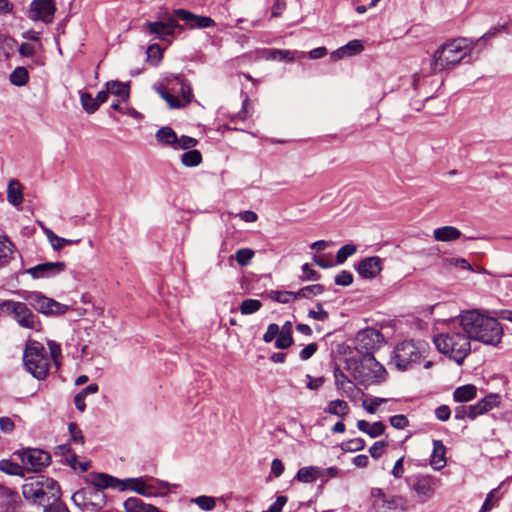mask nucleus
Listing matches in <instances>:
<instances>
[{"label": "nucleus", "instance_id": "60", "mask_svg": "<svg viewBox=\"0 0 512 512\" xmlns=\"http://www.w3.org/2000/svg\"><path fill=\"white\" fill-rule=\"evenodd\" d=\"M386 446H387V442H385V441L375 442L369 449V453H370L371 457H373L374 459L381 457L382 454L384 453Z\"/></svg>", "mask_w": 512, "mask_h": 512}, {"label": "nucleus", "instance_id": "57", "mask_svg": "<svg viewBox=\"0 0 512 512\" xmlns=\"http://www.w3.org/2000/svg\"><path fill=\"white\" fill-rule=\"evenodd\" d=\"M387 401V399L385 398H380V397H374L372 399H370L369 403L367 402H364L363 403V406L365 408V410L370 413V414H374L376 411H377V408L382 404V403H385Z\"/></svg>", "mask_w": 512, "mask_h": 512}, {"label": "nucleus", "instance_id": "16", "mask_svg": "<svg viewBox=\"0 0 512 512\" xmlns=\"http://www.w3.org/2000/svg\"><path fill=\"white\" fill-rule=\"evenodd\" d=\"M56 7L54 0H33L30 5L29 18L44 23H51Z\"/></svg>", "mask_w": 512, "mask_h": 512}, {"label": "nucleus", "instance_id": "12", "mask_svg": "<svg viewBox=\"0 0 512 512\" xmlns=\"http://www.w3.org/2000/svg\"><path fill=\"white\" fill-rule=\"evenodd\" d=\"M25 300L42 314H63L65 313L67 306L48 298L38 292H30L25 296Z\"/></svg>", "mask_w": 512, "mask_h": 512}, {"label": "nucleus", "instance_id": "36", "mask_svg": "<svg viewBox=\"0 0 512 512\" xmlns=\"http://www.w3.org/2000/svg\"><path fill=\"white\" fill-rule=\"evenodd\" d=\"M0 471L11 476H24V467L11 461L10 459L0 460Z\"/></svg>", "mask_w": 512, "mask_h": 512}, {"label": "nucleus", "instance_id": "64", "mask_svg": "<svg viewBox=\"0 0 512 512\" xmlns=\"http://www.w3.org/2000/svg\"><path fill=\"white\" fill-rule=\"evenodd\" d=\"M385 431V425L381 421L374 422L373 424H370V428L368 431V435L371 438H376L380 435H382Z\"/></svg>", "mask_w": 512, "mask_h": 512}, {"label": "nucleus", "instance_id": "37", "mask_svg": "<svg viewBox=\"0 0 512 512\" xmlns=\"http://www.w3.org/2000/svg\"><path fill=\"white\" fill-rule=\"evenodd\" d=\"M125 491L130 490L145 497L146 476L123 479Z\"/></svg>", "mask_w": 512, "mask_h": 512}, {"label": "nucleus", "instance_id": "35", "mask_svg": "<svg viewBox=\"0 0 512 512\" xmlns=\"http://www.w3.org/2000/svg\"><path fill=\"white\" fill-rule=\"evenodd\" d=\"M14 253L13 243L5 236H0V264L8 263Z\"/></svg>", "mask_w": 512, "mask_h": 512}, {"label": "nucleus", "instance_id": "32", "mask_svg": "<svg viewBox=\"0 0 512 512\" xmlns=\"http://www.w3.org/2000/svg\"><path fill=\"white\" fill-rule=\"evenodd\" d=\"M477 389L474 385H463L455 389L453 398L456 402L464 403L471 401L476 397Z\"/></svg>", "mask_w": 512, "mask_h": 512}, {"label": "nucleus", "instance_id": "34", "mask_svg": "<svg viewBox=\"0 0 512 512\" xmlns=\"http://www.w3.org/2000/svg\"><path fill=\"white\" fill-rule=\"evenodd\" d=\"M157 141L164 145H171L174 147L175 143L178 142V137L174 130L168 126L160 128L155 135Z\"/></svg>", "mask_w": 512, "mask_h": 512}, {"label": "nucleus", "instance_id": "1", "mask_svg": "<svg viewBox=\"0 0 512 512\" xmlns=\"http://www.w3.org/2000/svg\"><path fill=\"white\" fill-rule=\"evenodd\" d=\"M460 317L461 325L470 339L494 347L501 342L503 328L494 317L484 315L478 310L464 311Z\"/></svg>", "mask_w": 512, "mask_h": 512}, {"label": "nucleus", "instance_id": "45", "mask_svg": "<svg viewBox=\"0 0 512 512\" xmlns=\"http://www.w3.org/2000/svg\"><path fill=\"white\" fill-rule=\"evenodd\" d=\"M357 251V247L354 244H346L342 246L336 254V262L337 264H343L348 257L354 255Z\"/></svg>", "mask_w": 512, "mask_h": 512}, {"label": "nucleus", "instance_id": "26", "mask_svg": "<svg viewBox=\"0 0 512 512\" xmlns=\"http://www.w3.org/2000/svg\"><path fill=\"white\" fill-rule=\"evenodd\" d=\"M435 240L441 242L455 241L461 237V231L453 226H443L433 232Z\"/></svg>", "mask_w": 512, "mask_h": 512}, {"label": "nucleus", "instance_id": "62", "mask_svg": "<svg viewBox=\"0 0 512 512\" xmlns=\"http://www.w3.org/2000/svg\"><path fill=\"white\" fill-rule=\"evenodd\" d=\"M317 348L318 347L316 343H310L306 345L299 353L300 359L303 361L310 359L317 351Z\"/></svg>", "mask_w": 512, "mask_h": 512}, {"label": "nucleus", "instance_id": "41", "mask_svg": "<svg viewBox=\"0 0 512 512\" xmlns=\"http://www.w3.org/2000/svg\"><path fill=\"white\" fill-rule=\"evenodd\" d=\"M190 502L195 503L200 509L204 511H212L216 506L215 498L206 495L191 498Z\"/></svg>", "mask_w": 512, "mask_h": 512}, {"label": "nucleus", "instance_id": "7", "mask_svg": "<svg viewBox=\"0 0 512 512\" xmlns=\"http://www.w3.org/2000/svg\"><path fill=\"white\" fill-rule=\"evenodd\" d=\"M355 378L363 385L379 384L386 379V370L373 354L365 353L355 369Z\"/></svg>", "mask_w": 512, "mask_h": 512}, {"label": "nucleus", "instance_id": "19", "mask_svg": "<svg viewBox=\"0 0 512 512\" xmlns=\"http://www.w3.org/2000/svg\"><path fill=\"white\" fill-rule=\"evenodd\" d=\"M175 14L190 29L214 27L216 24L211 17L196 15L185 9H176Z\"/></svg>", "mask_w": 512, "mask_h": 512}, {"label": "nucleus", "instance_id": "8", "mask_svg": "<svg viewBox=\"0 0 512 512\" xmlns=\"http://www.w3.org/2000/svg\"><path fill=\"white\" fill-rule=\"evenodd\" d=\"M424 351V343L403 341L395 347L393 361L399 370H406L420 360Z\"/></svg>", "mask_w": 512, "mask_h": 512}, {"label": "nucleus", "instance_id": "29", "mask_svg": "<svg viewBox=\"0 0 512 512\" xmlns=\"http://www.w3.org/2000/svg\"><path fill=\"white\" fill-rule=\"evenodd\" d=\"M349 405L346 401L336 399L330 401L324 408V412L330 415H335L343 420L349 413Z\"/></svg>", "mask_w": 512, "mask_h": 512}, {"label": "nucleus", "instance_id": "25", "mask_svg": "<svg viewBox=\"0 0 512 512\" xmlns=\"http://www.w3.org/2000/svg\"><path fill=\"white\" fill-rule=\"evenodd\" d=\"M125 512H160V510L152 505L145 503L138 497H129L123 503Z\"/></svg>", "mask_w": 512, "mask_h": 512}, {"label": "nucleus", "instance_id": "24", "mask_svg": "<svg viewBox=\"0 0 512 512\" xmlns=\"http://www.w3.org/2000/svg\"><path fill=\"white\" fill-rule=\"evenodd\" d=\"M334 378L336 389L340 391L342 395L347 397L353 396L356 386L350 379H348L343 371L336 368L334 370Z\"/></svg>", "mask_w": 512, "mask_h": 512}, {"label": "nucleus", "instance_id": "39", "mask_svg": "<svg viewBox=\"0 0 512 512\" xmlns=\"http://www.w3.org/2000/svg\"><path fill=\"white\" fill-rule=\"evenodd\" d=\"M181 162L184 166L194 167L202 162V155L198 150H189L181 155Z\"/></svg>", "mask_w": 512, "mask_h": 512}, {"label": "nucleus", "instance_id": "51", "mask_svg": "<svg viewBox=\"0 0 512 512\" xmlns=\"http://www.w3.org/2000/svg\"><path fill=\"white\" fill-rule=\"evenodd\" d=\"M146 53L148 60H150L154 65H157L162 58V50L158 44L148 46Z\"/></svg>", "mask_w": 512, "mask_h": 512}, {"label": "nucleus", "instance_id": "31", "mask_svg": "<svg viewBox=\"0 0 512 512\" xmlns=\"http://www.w3.org/2000/svg\"><path fill=\"white\" fill-rule=\"evenodd\" d=\"M106 88L108 89L109 94L117 96L123 102L127 101L129 98V85L127 83L117 80L108 81L106 83Z\"/></svg>", "mask_w": 512, "mask_h": 512}, {"label": "nucleus", "instance_id": "44", "mask_svg": "<svg viewBox=\"0 0 512 512\" xmlns=\"http://www.w3.org/2000/svg\"><path fill=\"white\" fill-rule=\"evenodd\" d=\"M262 307L261 301L257 299H245L240 305V312L243 315L256 313Z\"/></svg>", "mask_w": 512, "mask_h": 512}, {"label": "nucleus", "instance_id": "17", "mask_svg": "<svg viewBox=\"0 0 512 512\" xmlns=\"http://www.w3.org/2000/svg\"><path fill=\"white\" fill-rule=\"evenodd\" d=\"M65 268L66 263L63 261L45 262L27 269L26 272L34 279L50 278L62 273Z\"/></svg>", "mask_w": 512, "mask_h": 512}, {"label": "nucleus", "instance_id": "56", "mask_svg": "<svg viewBox=\"0 0 512 512\" xmlns=\"http://www.w3.org/2000/svg\"><path fill=\"white\" fill-rule=\"evenodd\" d=\"M389 422L391 426L396 429H404L409 425L407 417L403 414L394 415L390 417Z\"/></svg>", "mask_w": 512, "mask_h": 512}, {"label": "nucleus", "instance_id": "30", "mask_svg": "<svg viewBox=\"0 0 512 512\" xmlns=\"http://www.w3.org/2000/svg\"><path fill=\"white\" fill-rule=\"evenodd\" d=\"M7 200L11 205L15 207L21 205L23 201V194L19 181L15 179L9 181L7 187Z\"/></svg>", "mask_w": 512, "mask_h": 512}, {"label": "nucleus", "instance_id": "58", "mask_svg": "<svg viewBox=\"0 0 512 512\" xmlns=\"http://www.w3.org/2000/svg\"><path fill=\"white\" fill-rule=\"evenodd\" d=\"M353 282V275L346 270L341 271L335 277V283L340 286H349Z\"/></svg>", "mask_w": 512, "mask_h": 512}, {"label": "nucleus", "instance_id": "18", "mask_svg": "<svg viewBox=\"0 0 512 512\" xmlns=\"http://www.w3.org/2000/svg\"><path fill=\"white\" fill-rule=\"evenodd\" d=\"M355 268L363 279H374L381 273L383 261L378 256H370L361 260Z\"/></svg>", "mask_w": 512, "mask_h": 512}, {"label": "nucleus", "instance_id": "55", "mask_svg": "<svg viewBox=\"0 0 512 512\" xmlns=\"http://www.w3.org/2000/svg\"><path fill=\"white\" fill-rule=\"evenodd\" d=\"M455 419L457 420H464L466 418H469L472 420V407L471 405L470 406H465V405H461V406H457L455 408Z\"/></svg>", "mask_w": 512, "mask_h": 512}, {"label": "nucleus", "instance_id": "27", "mask_svg": "<svg viewBox=\"0 0 512 512\" xmlns=\"http://www.w3.org/2000/svg\"><path fill=\"white\" fill-rule=\"evenodd\" d=\"M445 451L446 448L441 440L433 441V453L430 464L435 470L441 469L446 464Z\"/></svg>", "mask_w": 512, "mask_h": 512}, {"label": "nucleus", "instance_id": "21", "mask_svg": "<svg viewBox=\"0 0 512 512\" xmlns=\"http://www.w3.org/2000/svg\"><path fill=\"white\" fill-rule=\"evenodd\" d=\"M170 487L171 485L166 481L146 476L145 497H164L169 493Z\"/></svg>", "mask_w": 512, "mask_h": 512}, {"label": "nucleus", "instance_id": "11", "mask_svg": "<svg viewBox=\"0 0 512 512\" xmlns=\"http://www.w3.org/2000/svg\"><path fill=\"white\" fill-rule=\"evenodd\" d=\"M178 16L175 14V10L163 17L162 20L156 22H148L146 24L148 32L155 34L156 38L165 40L168 36H173L176 32L182 31L185 26L178 23Z\"/></svg>", "mask_w": 512, "mask_h": 512}, {"label": "nucleus", "instance_id": "48", "mask_svg": "<svg viewBox=\"0 0 512 512\" xmlns=\"http://www.w3.org/2000/svg\"><path fill=\"white\" fill-rule=\"evenodd\" d=\"M365 447V441L362 438H355L348 440L341 444V449L344 452H357Z\"/></svg>", "mask_w": 512, "mask_h": 512}, {"label": "nucleus", "instance_id": "2", "mask_svg": "<svg viewBox=\"0 0 512 512\" xmlns=\"http://www.w3.org/2000/svg\"><path fill=\"white\" fill-rule=\"evenodd\" d=\"M433 341L439 352L448 355L458 364H461L471 351L470 338L461 325L460 316L457 326L453 325L434 336Z\"/></svg>", "mask_w": 512, "mask_h": 512}, {"label": "nucleus", "instance_id": "38", "mask_svg": "<svg viewBox=\"0 0 512 512\" xmlns=\"http://www.w3.org/2000/svg\"><path fill=\"white\" fill-rule=\"evenodd\" d=\"M295 479L302 483H313L318 480L316 466H305L298 470Z\"/></svg>", "mask_w": 512, "mask_h": 512}, {"label": "nucleus", "instance_id": "40", "mask_svg": "<svg viewBox=\"0 0 512 512\" xmlns=\"http://www.w3.org/2000/svg\"><path fill=\"white\" fill-rule=\"evenodd\" d=\"M29 80V74L26 68L17 67L10 74V81L16 86H23L27 84Z\"/></svg>", "mask_w": 512, "mask_h": 512}, {"label": "nucleus", "instance_id": "28", "mask_svg": "<svg viewBox=\"0 0 512 512\" xmlns=\"http://www.w3.org/2000/svg\"><path fill=\"white\" fill-rule=\"evenodd\" d=\"M266 57L272 60L292 62L296 57L303 58L304 53L298 51L268 49L265 51Z\"/></svg>", "mask_w": 512, "mask_h": 512}, {"label": "nucleus", "instance_id": "43", "mask_svg": "<svg viewBox=\"0 0 512 512\" xmlns=\"http://www.w3.org/2000/svg\"><path fill=\"white\" fill-rule=\"evenodd\" d=\"M254 255H255V252L251 248H242V249H238L236 251L234 257H235V260L237 261V263L240 266L244 267V266H247L250 264Z\"/></svg>", "mask_w": 512, "mask_h": 512}, {"label": "nucleus", "instance_id": "6", "mask_svg": "<svg viewBox=\"0 0 512 512\" xmlns=\"http://www.w3.org/2000/svg\"><path fill=\"white\" fill-rule=\"evenodd\" d=\"M157 91L170 108L184 107L192 100L191 86L182 75L168 77L167 87H161Z\"/></svg>", "mask_w": 512, "mask_h": 512}, {"label": "nucleus", "instance_id": "53", "mask_svg": "<svg viewBox=\"0 0 512 512\" xmlns=\"http://www.w3.org/2000/svg\"><path fill=\"white\" fill-rule=\"evenodd\" d=\"M197 140L189 136H181L178 138V142L175 143V149H190L196 146Z\"/></svg>", "mask_w": 512, "mask_h": 512}, {"label": "nucleus", "instance_id": "4", "mask_svg": "<svg viewBox=\"0 0 512 512\" xmlns=\"http://www.w3.org/2000/svg\"><path fill=\"white\" fill-rule=\"evenodd\" d=\"M474 46V40L467 38H458L443 44L433 55L430 64L432 72L438 73L456 66Z\"/></svg>", "mask_w": 512, "mask_h": 512}, {"label": "nucleus", "instance_id": "46", "mask_svg": "<svg viewBox=\"0 0 512 512\" xmlns=\"http://www.w3.org/2000/svg\"><path fill=\"white\" fill-rule=\"evenodd\" d=\"M47 346L50 351L51 359L53 360L55 366L59 368L62 358V350L60 344L54 340H47Z\"/></svg>", "mask_w": 512, "mask_h": 512}, {"label": "nucleus", "instance_id": "49", "mask_svg": "<svg viewBox=\"0 0 512 512\" xmlns=\"http://www.w3.org/2000/svg\"><path fill=\"white\" fill-rule=\"evenodd\" d=\"M293 344L291 333L287 331H279L275 341V347L278 349H286Z\"/></svg>", "mask_w": 512, "mask_h": 512}, {"label": "nucleus", "instance_id": "15", "mask_svg": "<svg viewBox=\"0 0 512 512\" xmlns=\"http://www.w3.org/2000/svg\"><path fill=\"white\" fill-rule=\"evenodd\" d=\"M435 485L433 477L422 475L415 477L409 487L416 494L417 502L424 504L434 496Z\"/></svg>", "mask_w": 512, "mask_h": 512}, {"label": "nucleus", "instance_id": "63", "mask_svg": "<svg viewBox=\"0 0 512 512\" xmlns=\"http://www.w3.org/2000/svg\"><path fill=\"white\" fill-rule=\"evenodd\" d=\"M287 503V497L286 496H278L276 498V501L271 504L267 510H264L262 512H281L285 504Z\"/></svg>", "mask_w": 512, "mask_h": 512}, {"label": "nucleus", "instance_id": "61", "mask_svg": "<svg viewBox=\"0 0 512 512\" xmlns=\"http://www.w3.org/2000/svg\"><path fill=\"white\" fill-rule=\"evenodd\" d=\"M347 52V55H353L359 53L363 50V44L361 40L354 39L349 41L345 46H343Z\"/></svg>", "mask_w": 512, "mask_h": 512}, {"label": "nucleus", "instance_id": "20", "mask_svg": "<svg viewBox=\"0 0 512 512\" xmlns=\"http://www.w3.org/2000/svg\"><path fill=\"white\" fill-rule=\"evenodd\" d=\"M19 502L17 491L0 484V512H15Z\"/></svg>", "mask_w": 512, "mask_h": 512}, {"label": "nucleus", "instance_id": "5", "mask_svg": "<svg viewBox=\"0 0 512 512\" xmlns=\"http://www.w3.org/2000/svg\"><path fill=\"white\" fill-rule=\"evenodd\" d=\"M26 371L38 380H44L49 373L50 361L43 344L28 340L23 353Z\"/></svg>", "mask_w": 512, "mask_h": 512}, {"label": "nucleus", "instance_id": "14", "mask_svg": "<svg viewBox=\"0 0 512 512\" xmlns=\"http://www.w3.org/2000/svg\"><path fill=\"white\" fill-rule=\"evenodd\" d=\"M72 501L81 510L96 512L104 504V495L98 490H79L72 495Z\"/></svg>", "mask_w": 512, "mask_h": 512}, {"label": "nucleus", "instance_id": "9", "mask_svg": "<svg viewBox=\"0 0 512 512\" xmlns=\"http://www.w3.org/2000/svg\"><path fill=\"white\" fill-rule=\"evenodd\" d=\"M1 308L12 316L22 328L30 330L40 329L41 323L39 318L30 310L26 303L6 300L1 304Z\"/></svg>", "mask_w": 512, "mask_h": 512}, {"label": "nucleus", "instance_id": "23", "mask_svg": "<svg viewBox=\"0 0 512 512\" xmlns=\"http://www.w3.org/2000/svg\"><path fill=\"white\" fill-rule=\"evenodd\" d=\"M92 484L99 489L113 488L119 491H125V484L122 479H118L106 473H97L92 478Z\"/></svg>", "mask_w": 512, "mask_h": 512}, {"label": "nucleus", "instance_id": "3", "mask_svg": "<svg viewBox=\"0 0 512 512\" xmlns=\"http://www.w3.org/2000/svg\"><path fill=\"white\" fill-rule=\"evenodd\" d=\"M23 497L33 503L43 506L44 512L54 505L61 498L60 486L52 478L35 476L26 479L22 486Z\"/></svg>", "mask_w": 512, "mask_h": 512}, {"label": "nucleus", "instance_id": "52", "mask_svg": "<svg viewBox=\"0 0 512 512\" xmlns=\"http://www.w3.org/2000/svg\"><path fill=\"white\" fill-rule=\"evenodd\" d=\"M68 430L70 438L74 443L84 444V435L76 423H70L68 425Z\"/></svg>", "mask_w": 512, "mask_h": 512}, {"label": "nucleus", "instance_id": "13", "mask_svg": "<svg viewBox=\"0 0 512 512\" xmlns=\"http://www.w3.org/2000/svg\"><path fill=\"white\" fill-rule=\"evenodd\" d=\"M355 342L359 352L373 354L383 344L384 337L378 330L366 328L357 333Z\"/></svg>", "mask_w": 512, "mask_h": 512}, {"label": "nucleus", "instance_id": "50", "mask_svg": "<svg viewBox=\"0 0 512 512\" xmlns=\"http://www.w3.org/2000/svg\"><path fill=\"white\" fill-rule=\"evenodd\" d=\"M271 298L276 302L287 304L295 301L292 291H272Z\"/></svg>", "mask_w": 512, "mask_h": 512}, {"label": "nucleus", "instance_id": "42", "mask_svg": "<svg viewBox=\"0 0 512 512\" xmlns=\"http://www.w3.org/2000/svg\"><path fill=\"white\" fill-rule=\"evenodd\" d=\"M80 101L83 109L88 114H93L98 110L95 98L88 92H80Z\"/></svg>", "mask_w": 512, "mask_h": 512}, {"label": "nucleus", "instance_id": "10", "mask_svg": "<svg viewBox=\"0 0 512 512\" xmlns=\"http://www.w3.org/2000/svg\"><path fill=\"white\" fill-rule=\"evenodd\" d=\"M24 467V472H40L51 462V456L48 452L37 448H26L14 452Z\"/></svg>", "mask_w": 512, "mask_h": 512}, {"label": "nucleus", "instance_id": "59", "mask_svg": "<svg viewBox=\"0 0 512 512\" xmlns=\"http://www.w3.org/2000/svg\"><path fill=\"white\" fill-rule=\"evenodd\" d=\"M308 317L318 321H326L329 317V314L326 310L323 309L321 304H317V311L310 310L308 312Z\"/></svg>", "mask_w": 512, "mask_h": 512}, {"label": "nucleus", "instance_id": "22", "mask_svg": "<svg viewBox=\"0 0 512 512\" xmlns=\"http://www.w3.org/2000/svg\"><path fill=\"white\" fill-rule=\"evenodd\" d=\"M501 402V398L499 394L490 393L480 401H478L475 405H471L472 407V420H474L477 416L482 415L484 413L489 412L493 408L499 406Z\"/></svg>", "mask_w": 512, "mask_h": 512}, {"label": "nucleus", "instance_id": "54", "mask_svg": "<svg viewBox=\"0 0 512 512\" xmlns=\"http://www.w3.org/2000/svg\"><path fill=\"white\" fill-rule=\"evenodd\" d=\"M496 490L497 489H493L487 494L479 512H489L493 508L494 503L498 500V497L495 496Z\"/></svg>", "mask_w": 512, "mask_h": 512}, {"label": "nucleus", "instance_id": "33", "mask_svg": "<svg viewBox=\"0 0 512 512\" xmlns=\"http://www.w3.org/2000/svg\"><path fill=\"white\" fill-rule=\"evenodd\" d=\"M383 505L389 509L400 510L402 512L408 511L410 508L407 498L401 495H393L387 497V499H384Z\"/></svg>", "mask_w": 512, "mask_h": 512}, {"label": "nucleus", "instance_id": "47", "mask_svg": "<svg viewBox=\"0 0 512 512\" xmlns=\"http://www.w3.org/2000/svg\"><path fill=\"white\" fill-rule=\"evenodd\" d=\"M316 473L318 480H321L324 483L329 479L338 477L339 469L337 467L322 468L316 466Z\"/></svg>", "mask_w": 512, "mask_h": 512}]
</instances>
